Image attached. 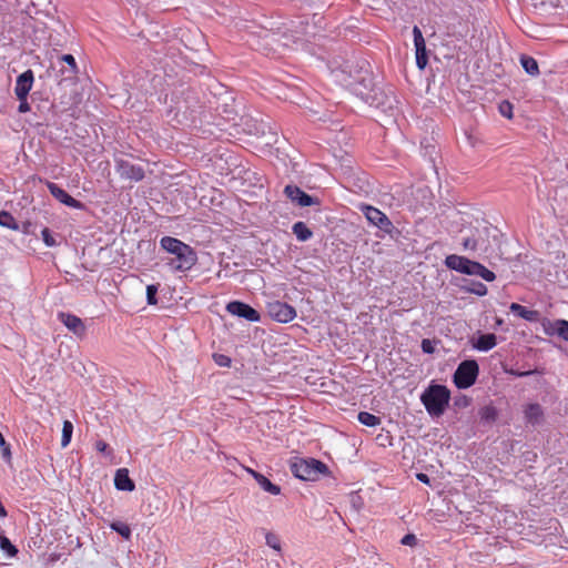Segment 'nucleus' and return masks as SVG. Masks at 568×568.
I'll return each mask as SVG.
<instances>
[{"instance_id": "f257e3e1", "label": "nucleus", "mask_w": 568, "mask_h": 568, "mask_svg": "<svg viewBox=\"0 0 568 568\" xmlns=\"http://www.w3.org/2000/svg\"><path fill=\"white\" fill-rule=\"evenodd\" d=\"M160 246L173 255L168 264L176 272H187L197 262L195 250L176 237L163 236L160 240Z\"/></svg>"}, {"instance_id": "f03ea898", "label": "nucleus", "mask_w": 568, "mask_h": 568, "mask_svg": "<svg viewBox=\"0 0 568 568\" xmlns=\"http://www.w3.org/2000/svg\"><path fill=\"white\" fill-rule=\"evenodd\" d=\"M450 390L445 385L430 384L420 395V402L432 417H440L447 409Z\"/></svg>"}, {"instance_id": "7ed1b4c3", "label": "nucleus", "mask_w": 568, "mask_h": 568, "mask_svg": "<svg viewBox=\"0 0 568 568\" xmlns=\"http://www.w3.org/2000/svg\"><path fill=\"white\" fill-rule=\"evenodd\" d=\"M291 471L296 478L310 481H315L320 479L321 476H327L329 474L327 465L315 458H301L295 460L291 465Z\"/></svg>"}, {"instance_id": "20e7f679", "label": "nucleus", "mask_w": 568, "mask_h": 568, "mask_svg": "<svg viewBox=\"0 0 568 568\" xmlns=\"http://www.w3.org/2000/svg\"><path fill=\"white\" fill-rule=\"evenodd\" d=\"M479 366L475 359L463 361L456 368L453 381L457 388L466 389L473 386L478 377Z\"/></svg>"}, {"instance_id": "39448f33", "label": "nucleus", "mask_w": 568, "mask_h": 568, "mask_svg": "<svg viewBox=\"0 0 568 568\" xmlns=\"http://www.w3.org/2000/svg\"><path fill=\"white\" fill-rule=\"evenodd\" d=\"M361 211L372 225L378 227L387 234L393 232L394 225L392 221L379 209L364 204L361 206Z\"/></svg>"}, {"instance_id": "423d86ee", "label": "nucleus", "mask_w": 568, "mask_h": 568, "mask_svg": "<svg viewBox=\"0 0 568 568\" xmlns=\"http://www.w3.org/2000/svg\"><path fill=\"white\" fill-rule=\"evenodd\" d=\"M115 170L121 179L140 182L144 179V169L123 159H115Z\"/></svg>"}, {"instance_id": "0eeeda50", "label": "nucleus", "mask_w": 568, "mask_h": 568, "mask_svg": "<svg viewBox=\"0 0 568 568\" xmlns=\"http://www.w3.org/2000/svg\"><path fill=\"white\" fill-rule=\"evenodd\" d=\"M267 311L270 316L280 323H288L296 317L295 308L292 305L280 301L270 303Z\"/></svg>"}, {"instance_id": "6e6552de", "label": "nucleus", "mask_w": 568, "mask_h": 568, "mask_svg": "<svg viewBox=\"0 0 568 568\" xmlns=\"http://www.w3.org/2000/svg\"><path fill=\"white\" fill-rule=\"evenodd\" d=\"M226 311L232 315L245 318L250 322H258L261 320L260 313L256 310L240 301L230 302L226 305Z\"/></svg>"}, {"instance_id": "1a4fd4ad", "label": "nucleus", "mask_w": 568, "mask_h": 568, "mask_svg": "<svg viewBox=\"0 0 568 568\" xmlns=\"http://www.w3.org/2000/svg\"><path fill=\"white\" fill-rule=\"evenodd\" d=\"M58 318L75 336L82 338L85 335V325L83 321L71 313L60 312Z\"/></svg>"}, {"instance_id": "9d476101", "label": "nucleus", "mask_w": 568, "mask_h": 568, "mask_svg": "<svg viewBox=\"0 0 568 568\" xmlns=\"http://www.w3.org/2000/svg\"><path fill=\"white\" fill-rule=\"evenodd\" d=\"M47 186L51 195L64 205L81 210L84 207L83 203L72 197L68 192L53 182H47Z\"/></svg>"}, {"instance_id": "9b49d317", "label": "nucleus", "mask_w": 568, "mask_h": 568, "mask_svg": "<svg viewBox=\"0 0 568 568\" xmlns=\"http://www.w3.org/2000/svg\"><path fill=\"white\" fill-rule=\"evenodd\" d=\"M284 193L292 202L297 203L300 206H311L317 204L316 199L312 197L296 185H286Z\"/></svg>"}, {"instance_id": "f8f14e48", "label": "nucleus", "mask_w": 568, "mask_h": 568, "mask_svg": "<svg viewBox=\"0 0 568 568\" xmlns=\"http://www.w3.org/2000/svg\"><path fill=\"white\" fill-rule=\"evenodd\" d=\"M33 79L32 70H27L17 78L14 87L17 98L28 97L33 85Z\"/></svg>"}, {"instance_id": "ddd939ff", "label": "nucleus", "mask_w": 568, "mask_h": 568, "mask_svg": "<svg viewBox=\"0 0 568 568\" xmlns=\"http://www.w3.org/2000/svg\"><path fill=\"white\" fill-rule=\"evenodd\" d=\"M542 326L547 334L551 335L556 333L558 336L568 342V321L556 320L550 322L548 320H544Z\"/></svg>"}, {"instance_id": "4468645a", "label": "nucleus", "mask_w": 568, "mask_h": 568, "mask_svg": "<svg viewBox=\"0 0 568 568\" xmlns=\"http://www.w3.org/2000/svg\"><path fill=\"white\" fill-rule=\"evenodd\" d=\"M465 274L479 276L487 282H493L496 278V275L493 271L488 270L479 262L471 260L468 261Z\"/></svg>"}, {"instance_id": "2eb2a0df", "label": "nucleus", "mask_w": 568, "mask_h": 568, "mask_svg": "<svg viewBox=\"0 0 568 568\" xmlns=\"http://www.w3.org/2000/svg\"><path fill=\"white\" fill-rule=\"evenodd\" d=\"M114 486L119 490L132 491L135 488L134 481L130 478L126 468H120L114 476Z\"/></svg>"}, {"instance_id": "dca6fc26", "label": "nucleus", "mask_w": 568, "mask_h": 568, "mask_svg": "<svg viewBox=\"0 0 568 568\" xmlns=\"http://www.w3.org/2000/svg\"><path fill=\"white\" fill-rule=\"evenodd\" d=\"M511 313L517 316L528 321V322H538L539 321V312L535 310H528L527 307L518 304L511 303L509 306Z\"/></svg>"}, {"instance_id": "f3484780", "label": "nucleus", "mask_w": 568, "mask_h": 568, "mask_svg": "<svg viewBox=\"0 0 568 568\" xmlns=\"http://www.w3.org/2000/svg\"><path fill=\"white\" fill-rule=\"evenodd\" d=\"M524 413L526 420L531 425L539 424L544 418V410L537 403L528 404Z\"/></svg>"}, {"instance_id": "a211bd4d", "label": "nucleus", "mask_w": 568, "mask_h": 568, "mask_svg": "<svg viewBox=\"0 0 568 568\" xmlns=\"http://www.w3.org/2000/svg\"><path fill=\"white\" fill-rule=\"evenodd\" d=\"M468 261H469V258H467V257L456 255V254H450V255L446 256L445 265L450 270H454V271L465 274Z\"/></svg>"}, {"instance_id": "6ab92c4d", "label": "nucleus", "mask_w": 568, "mask_h": 568, "mask_svg": "<svg viewBox=\"0 0 568 568\" xmlns=\"http://www.w3.org/2000/svg\"><path fill=\"white\" fill-rule=\"evenodd\" d=\"M497 344V337L493 333L483 334L480 335L476 343L474 344V347L481 352H487L494 348Z\"/></svg>"}, {"instance_id": "aec40b11", "label": "nucleus", "mask_w": 568, "mask_h": 568, "mask_svg": "<svg viewBox=\"0 0 568 568\" xmlns=\"http://www.w3.org/2000/svg\"><path fill=\"white\" fill-rule=\"evenodd\" d=\"M250 473L253 475V477L256 479L258 485L267 493L272 495H278L281 493L280 486L273 484L268 478H266L264 475L255 471L250 470Z\"/></svg>"}, {"instance_id": "412c9836", "label": "nucleus", "mask_w": 568, "mask_h": 568, "mask_svg": "<svg viewBox=\"0 0 568 568\" xmlns=\"http://www.w3.org/2000/svg\"><path fill=\"white\" fill-rule=\"evenodd\" d=\"M520 64L523 69L531 77H537L539 74L538 62L535 58L521 54L519 58Z\"/></svg>"}, {"instance_id": "4be33fe9", "label": "nucleus", "mask_w": 568, "mask_h": 568, "mask_svg": "<svg viewBox=\"0 0 568 568\" xmlns=\"http://www.w3.org/2000/svg\"><path fill=\"white\" fill-rule=\"evenodd\" d=\"M357 419L361 424L368 427H376L381 424V418L368 412H359L357 415Z\"/></svg>"}, {"instance_id": "5701e85b", "label": "nucleus", "mask_w": 568, "mask_h": 568, "mask_svg": "<svg viewBox=\"0 0 568 568\" xmlns=\"http://www.w3.org/2000/svg\"><path fill=\"white\" fill-rule=\"evenodd\" d=\"M293 233L296 235L300 241H307L312 237V231L306 226L303 222H296L293 225Z\"/></svg>"}, {"instance_id": "b1692460", "label": "nucleus", "mask_w": 568, "mask_h": 568, "mask_svg": "<svg viewBox=\"0 0 568 568\" xmlns=\"http://www.w3.org/2000/svg\"><path fill=\"white\" fill-rule=\"evenodd\" d=\"M0 225L13 231L19 230V224L13 215L7 211H0Z\"/></svg>"}, {"instance_id": "393cba45", "label": "nucleus", "mask_w": 568, "mask_h": 568, "mask_svg": "<svg viewBox=\"0 0 568 568\" xmlns=\"http://www.w3.org/2000/svg\"><path fill=\"white\" fill-rule=\"evenodd\" d=\"M73 424L70 420H64L62 426L61 446L67 447L72 438Z\"/></svg>"}, {"instance_id": "a878e982", "label": "nucleus", "mask_w": 568, "mask_h": 568, "mask_svg": "<svg viewBox=\"0 0 568 568\" xmlns=\"http://www.w3.org/2000/svg\"><path fill=\"white\" fill-rule=\"evenodd\" d=\"M111 529L120 534L123 538L130 539L131 537V529L129 525L121 523V521H114L110 525Z\"/></svg>"}, {"instance_id": "bb28decb", "label": "nucleus", "mask_w": 568, "mask_h": 568, "mask_svg": "<svg viewBox=\"0 0 568 568\" xmlns=\"http://www.w3.org/2000/svg\"><path fill=\"white\" fill-rule=\"evenodd\" d=\"M466 291L478 296H485L487 294V286L481 282L471 281L469 286L466 287Z\"/></svg>"}, {"instance_id": "cd10ccee", "label": "nucleus", "mask_w": 568, "mask_h": 568, "mask_svg": "<svg viewBox=\"0 0 568 568\" xmlns=\"http://www.w3.org/2000/svg\"><path fill=\"white\" fill-rule=\"evenodd\" d=\"M60 60L68 64L67 71L69 73V77H74L78 72V65L74 57L72 54H63L60 58Z\"/></svg>"}, {"instance_id": "c85d7f7f", "label": "nucleus", "mask_w": 568, "mask_h": 568, "mask_svg": "<svg viewBox=\"0 0 568 568\" xmlns=\"http://www.w3.org/2000/svg\"><path fill=\"white\" fill-rule=\"evenodd\" d=\"M416 51V64L419 69H424L427 64L428 58H427V50L426 47L417 48Z\"/></svg>"}, {"instance_id": "c756f323", "label": "nucleus", "mask_w": 568, "mask_h": 568, "mask_svg": "<svg viewBox=\"0 0 568 568\" xmlns=\"http://www.w3.org/2000/svg\"><path fill=\"white\" fill-rule=\"evenodd\" d=\"M265 541H266V545L268 547H271L272 549H274L276 551H281V549H282L281 540H280V538L275 534L266 532Z\"/></svg>"}, {"instance_id": "7c9ffc66", "label": "nucleus", "mask_w": 568, "mask_h": 568, "mask_svg": "<svg viewBox=\"0 0 568 568\" xmlns=\"http://www.w3.org/2000/svg\"><path fill=\"white\" fill-rule=\"evenodd\" d=\"M158 290H159L158 285H154V284L146 286V301H148L149 305L158 304V298H156Z\"/></svg>"}, {"instance_id": "2f4dec72", "label": "nucleus", "mask_w": 568, "mask_h": 568, "mask_svg": "<svg viewBox=\"0 0 568 568\" xmlns=\"http://www.w3.org/2000/svg\"><path fill=\"white\" fill-rule=\"evenodd\" d=\"M413 36H414L415 49H417L419 47H422V48L426 47V42H425V39L423 37V33H422L420 29L417 26H415L413 28Z\"/></svg>"}, {"instance_id": "473e14b6", "label": "nucleus", "mask_w": 568, "mask_h": 568, "mask_svg": "<svg viewBox=\"0 0 568 568\" xmlns=\"http://www.w3.org/2000/svg\"><path fill=\"white\" fill-rule=\"evenodd\" d=\"M41 235H42V240L47 246L52 247V246L57 245V242L48 227H44L41 231Z\"/></svg>"}, {"instance_id": "72a5a7b5", "label": "nucleus", "mask_w": 568, "mask_h": 568, "mask_svg": "<svg viewBox=\"0 0 568 568\" xmlns=\"http://www.w3.org/2000/svg\"><path fill=\"white\" fill-rule=\"evenodd\" d=\"M0 546L4 549L9 555L13 556L17 554V548L10 542V540L3 537L0 541Z\"/></svg>"}, {"instance_id": "f704fd0d", "label": "nucleus", "mask_w": 568, "mask_h": 568, "mask_svg": "<svg viewBox=\"0 0 568 568\" xmlns=\"http://www.w3.org/2000/svg\"><path fill=\"white\" fill-rule=\"evenodd\" d=\"M499 111H500V113H501L504 116H506V118H508V119H511V118H513V105H511L509 102H507V101L503 102V103L499 105Z\"/></svg>"}, {"instance_id": "c9c22d12", "label": "nucleus", "mask_w": 568, "mask_h": 568, "mask_svg": "<svg viewBox=\"0 0 568 568\" xmlns=\"http://www.w3.org/2000/svg\"><path fill=\"white\" fill-rule=\"evenodd\" d=\"M94 446L99 453L106 454V455L112 454V449L104 440H97Z\"/></svg>"}, {"instance_id": "e433bc0d", "label": "nucleus", "mask_w": 568, "mask_h": 568, "mask_svg": "<svg viewBox=\"0 0 568 568\" xmlns=\"http://www.w3.org/2000/svg\"><path fill=\"white\" fill-rule=\"evenodd\" d=\"M400 544L404 546L415 547L417 545V537L414 534H407L402 538Z\"/></svg>"}, {"instance_id": "4c0bfd02", "label": "nucleus", "mask_w": 568, "mask_h": 568, "mask_svg": "<svg viewBox=\"0 0 568 568\" xmlns=\"http://www.w3.org/2000/svg\"><path fill=\"white\" fill-rule=\"evenodd\" d=\"M496 417V410L494 407H485L483 410H481V418H485V419H495Z\"/></svg>"}, {"instance_id": "58836bf2", "label": "nucleus", "mask_w": 568, "mask_h": 568, "mask_svg": "<svg viewBox=\"0 0 568 568\" xmlns=\"http://www.w3.org/2000/svg\"><path fill=\"white\" fill-rule=\"evenodd\" d=\"M20 102L19 106H18V111L20 113H26L28 111H30V105L28 103V100H27V97L24 98H17Z\"/></svg>"}, {"instance_id": "ea45409f", "label": "nucleus", "mask_w": 568, "mask_h": 568, "mask_svg": "<svg viewBox=\"0 0 568 568\" xmlns=\"http://www.w3.org/2000/svg\"><path fill=\"white\" fill-rule=\"evenodd\" d=\"M462 244H463L464 250H471V251H474L477 247L476 240L471 239V237L465 239Z\"/></svg>"}, {"instance_id": "a19ab883", "label": "nucleus", "mask_w": 568, "mask_h": 568, "mask_svg": "<svg viewBox=\"0 0 568 568\" xmlns=\"http://www.w3.org/2000/svg\"><path fill=\"white\" fill-rule=\"evenodd\" d=\"M422 349L424 353L432 354L434 352V347L429 339L422 341Z\"/></svg>"}, {"instance_id": "79ce46f5", "label": "nucleus", "mask_w": 568, "mask_h": 568, "mask_svg": "<svg viewBox=\"0 0 568 568\" xmlns=\"http://www.w3.org/2000/svg\"><path fill=\"white\" fill-rule=\"evenodd\" d=\"M1 448H2V457L6 460L10 462V459H11V450H10V446L7 444L6 440H4V445L1 446Z\"/></svg>"}, {"instance_id": "37998d69", "label": "nucleus", "mask_w": 568, "mask_h": 568, "mask_svg": "<svg viewBox=\"0 0 568 568\" xmlns=\"http://www.w3.org/2000/svg\"><path fill=\"white\" fill-rule=\"evenodd\" d=\"M216 363L221 366H227L230 364V358L224 355H220L219 358H216Z\"/></svg>"}, {"instance_id": "c03bdc74", "label": "nucleus", "mask_w": 568, "mask_h": 568, "mask_svg": "<svg viewBox=\"0 0 568 568\" xmlns=\"http://www.w3.org/2000/svg\"><path fill=\"white\" fill-rule=\"evenodd\" d=\"M417 479L424 484H428L429 483V478L426 474H423V473H419L417 474Z\"/></svg>"}, {"instance_id": "a18cd8bd", "label": "nucleus", "mask_w": 568, "mask_h": 568, "mask_svg": "<svg viewBox=\"0 0 568 568\" xmlns=\"http://www.w3.org/2000/svg\"><path fill=\"white\" fill-rule=\"evenodd\" d=\"M532 373L534 372H531V371H528V372H513L514 375L519 376V377L527 376V375H530Z\"/></svg>"}, {"instance_id": "49530a36", "label": "nucleus", "mask_w": 568, "mask_h": 568, "mask_svg": "<svg viewBox=\"0 0 568 568\" xmlns=\"http://www.w3.org/2000/svg\"><path fill=\"white\" fill-rule=\"evenodd\" d=\"M6 515H7V511H6L4 507L2 506V504L0 503V516L4 517Z\"/></svg>"}]
</instances>
